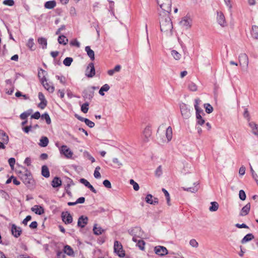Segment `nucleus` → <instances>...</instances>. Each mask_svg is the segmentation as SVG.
<instances>
[{"mask_svg":"<svg viewBox=\"0 0 258 258\" xmlns=\"http://www.w3.org/2000/svg\"><path fill=\"white\" fill-rule=\"evenodd\" d=\"M160 30L166 36L172 35L173 25L170 18V14H160Z\"/></svg>","mask_w":258,"mask_h":258,"instance_id":"1","label":"nucleus"},{"mask_svg":"<svg viewBox=\"0 0 258 258\" xmlns=\"http://www.w3.org/2000/svg\"><path fill=\"white\" fill-rule=\"evenodd\" d=\"M19 177L27 187L29 188L34 187V180L31 173L27 169H26L25 172H20Z\"/></svg>","mask_w":258,"mask_h":258,"instance_id":"2","label":"nucleus"},{"mask_svg":"<svg viewBox=\"0 0 258 258\" xmlns=\"http://www.w3.org/2000/svg\"><path fill=\"white\" fill-rule=\"evenodd\" d=\"M158 5L163 10L161 14H170L171 11V0H157Z\"/></svg>","mask_w":258,"mask_h":258,"instance_id":"3","label":"nucleus"},{"mask_svg":"<svg viewBox=\"0 0 258 258\" xmlns=\"http://www.w3.org/2000/svg\"><path fill=\"white\" fill-rule=\"evenodd\" d=\"M97 88H96L94 86H92L90 88H88L87 89H85L82 92V96L84 99L85 100L87 99L91 101L94 96V90Z\"/></svg>","mask_w":258,"mask_h":258,"instance_id":"4","label":"nucleus"},{"mask_svg":"<svg viewBox=\"0 0 258 258\" xmlns=\"http://www.w3.org/2000/svg\"><path fill=\"white\" fill-rule=\"evenodd\" d=\"M114 251L120 257L125 256L124 251L123 250L121 244L118 241H115L114 243Z\"/></svg>","mask_w":258,"mask_h":258,"instance_id":"5","label":"nucleus"},{"mask_svg":"<svg viewBox=\"0 0 258 258\" xmlns=\"http://www.w3.org/2000/svg\"><path fill=\"white\" fill-rule=\"evenodd\" d=\"M95 75V69L94 63L90 62L85 71V75L88 78H92Z\"/></svg>","mask_w":258,"mask_h":258,"instance_id":"6","label":"nucleus"},{"mask_svg":"<svg viewBox=\"0 0 258 258\" xmlns=\"http://www.w3.org/2000/svg\"><path fill=\"white\" fill-rule=\"evenodd\" d=\"M60 154H63L67 158H72L73 153L66 145H62L59 149Z\"/></svg>","mask_w":258,"mask_h":258,"instance_id":"7","label":"nucleus"},{"mask_svg":"<svg viewBox=\"0 0 258 258\" xmlns=\"http://www.w3.org/2000/svg\"><path fill=\"white\" fill-rule=\"evenodd\" d=\"M217 21L218 23L222 27H225L227 26L225 16L221 12H217Z\"/></svg>","mask_w":258,"mask_h":258,"instance_id":"8","label":"nucleus"},{"mask_svg":"<svg viewBox=\"0 0 258 258\" xmlns=\"http://www.w3.org/2000/svg\"><path fill=\"white\" fill-rule=\"evenodd\" d=\"M180 108L182 117L185 119L188 118L190 116V113L186 105L182 103L180 105Z\"/></svg>","mask_w":258,"mask_h":258,"instance_id":"9","label":"nucleus"},{"mask_svg":"<svg viewBox=\"0 0 258 258\" xmlns=\"http://www.w3.org/2000/svg\"><path fill=\"white\" fill-rule=\"evenodd\" d=\"M61 218L62 221L66 224H71L73 222V217L68 212H62L61 213Z\"/></svg>","mask_w":258,"mask_h":258,"instance_id":"10","label":"nucleus"},{"mask_svg":"<svg viewBox=\"0 0 258 258\" xmlns=\"http://www.w3.org/2000/svg\"><path fill=\"white\" fill-rule=\"evenodd\" d=\"M154 251L156 254L160 256H164L168 253V250L163 246H157L154 247Z\"/></svg>","mask_w":258,"mask_h":258,"instance_id":"11","label":"nucleus"},{"mask_svg":"<svg viewBox=\"0 0 258 258\" xmlns=\"http://www.w3.org/2000/svg\"><path fill=\"white\" fill-rule=\"evenodd\" d=\"M191 24V20L189 17H184L180 22V24L182 27H184L186 29L190 27Z\"/></svg>","mask_w":258,"mask_h":258,"instance_id":"12","label":"nucleus"},{"mask_svg":"<svg viewBox=\"0 0 258 258\" xmlns=\"http://www.w3.org/2000/svg\"><path fill=\"white\" fill-rule=\"evenodd\" d=\"M11 231L13 235L16 238L20 236L22 233L21 228L15 224L12 225Z\"/></svg>","mask_w":258,"mask_h":258,"instance_id":"13","label":"nucleus"},{"mask_svg":"<svg viewBox=\"0 0 258 258\" xmlns=\"http://www.w3.org/2000/svg\"><path fill=\"white\" fill-rule=\"evenodd\" d=\"M88 218L86 216H81L78 220V227L84 228L88 223Z\"/></svg>","mask_w":258,"mask_h":258,"instance_id":"14","label":"nucleus"},{"mask_svg":"<svg viewBox=\"0 0 258 258\" xmlns=\"http://www.w3.org/2000/svg\"><path fill=\"white\" fill-rule=\"evenodd\" d=\"M239 60L240 65H245L247 67L248 64V58L245 53H242L239 56Z\"/></svg>","mask_w":258,"mask_h":258,"instance_id":"15","label":"nucleus"},{"mask_svg":"<svg viewBox=\"0 0 258 258\" xmlns=\"http://www.w3.org/2000/svg\"><path fill=\"white\" fill-rule=\"evenodd\" d=\"M248 125L250 127L252 134L258 136V125L254 121H250L248 122Z\"/></svg>","mask_w":258,"mask_h":258,"instance_id":"16","label":"nucleus"},{"mask_svg":"<svg viewBox=\"0 0 258 258\" xmlns=\"http://www.w3.org/2000/svg\"><path fill=\"white\" fill-rule=\"evenodd\" d=\"M152 134V132L149 126L146 127L144 132L143 135L144 137V141L145 142H148L149 138L151 137Z\"/></svg>","mask_w":258,"mask_h":258,"instance_id":"17","label":"nucleus"},{"mask_svg":"<svg viewBox=\"0 0 258 258\" xmlns=\"http://www.w3.org/2000/svg\"><path fill=\"white\" fill-rule=\"evenodd\" d=\"M138 231H141V228L140 227H138L134 228L133 229H131L130 231V233L132 235H133V237L132 239L133 241H134V242H137V243L138 242V241L139 240L137 238V235L136 233Z\"/></svg>","mask_w":258,"mask_h":258,"instance_id":"18","label":"nucleus"},{"mask_svg":"<svg viewBox=\"0 0 258 258\" xmlns=\"http://www.w3.org/2000/svg\"><path fill=\"white\" fill-rule=\"evenodd\" d=\"M250 209V204L249 203L247 204L245 206H244L242 208V209L240 212V214H239L240 216H244L247 215L249 213Z\"/></svg>","mask_w":258,"mask_h":258,"instance_id":"19","label":"nucleus"},{"mask_svg":"<svg viewBox=\"0 0 258 258\" xmlns=\"http://www.w3.org/2000/svg\"><path fill=\"white\" fill-rule=\"evenodd\" d=\"M61 180L59 177H55L51 181V185L53 187L56 188L61 185Z\"/></svg>","mask_w":258,"mask_h":258,"instance_id":"20","label":"nucleus"},{"mask_svg":"<svg viewBox=\"0 0 258 258\" xmlns=\"http://www.w3.org/2000/svg\"><path fill=\"white\" fill-rule=\"evenodd\" d=\"M31 211L35 212V214L38 215H42L44 213V209L43 208L38 205H35L33 207L31 208Z\"/></svg>","mask_w":258,"mask_h":258,"instance_id":"21","label":"nucleus"},{"mask_svg":"<svg viewBox=\"0 0 258 258\" xmlns=\"http://www.w3.org/2000/svg\"><path fill=\"white\" fill-rule=\"evenodd\" d=\"M41 83L45 89H46L48 92L52 93L54 91V87L52 85L49 84V83H47L46 80L45 81H41Z\"/></svg>","mask_w":258,"mask_h":258,"instance_id":"22","label":"nucleus"},{"mask_svg":"<svg viewBox=\"0 0 258 258\" xmlns=\"http://www.w3.org/2000/svg\"><path fill=\"white\" fill-rule=\"evenodd\" d=\"M37 42L42 49H45L47 48V42L46 38L44 37L38 38Z\"/></svg>","mask_w":258,"mask_h":258,"instance_id":"23","label":"nucleus"},{"mask_svg":"<svg viewBox=\"0 0 258 258\" xmlns=\"http://www.w3.org/2000/svg\"><path fill=\"white\" fill-rule=\"evenodd\" d=\"M0 139L5 144L9 142V137L6 133L3 130H0Z\"/></svg>","mask_w":258,"mask_h":258,"instance_id":"24","label":"nucleus"},{"mask_svg":"<svg viewBox=\"0 0 258 258\" xmlns=\"http://www.w3.org/2000/svg\"><path fill=\"white\" fill-rule=\"evenodd\" d=\"M41 174L46 178L50 176V172L48 167L46 165H43L41 169Z\"/></svg>","mask_w":258,"mask_h":258,"instance_id":"25","label":"nucleus"},{"mask_svg":"<svg viewBox=\"0 0 258 258\" xmlns=\"http://www.w3.org/2000/svg\"><path fill=\"white\" fill-rule=\"evenodd\" d=\"M85 51L87 52V55L90 58L91 60H94L95 59L94 56V52L93 50H92L90 46H86Z\"/></svg>","mask_w":258,"mask_h":258,"instance_id":"26","label":"nucleus"},{"mask_svg":"<svg viewBox=\"0 0 258 258\" xmlns=\"http://www.w3.org/2000/svg\"><path fill=\"white\" fill-rule=\"evenodd\" d=\"M63 252L69 256H73L74 254L73 248L68 245H66L64 246Z\"/></svg>","mask_w":258,"mask_h":258,"instance_id":"27","label":"nucleus"},{"mask_svg":"<svg viewBox=\"0 0 258 258\" xmlns=\"http://www.w3.org/2000/svg\"><path fill=\"white\" fill-rule=\"evenodd\" d=\"M46 74H47V73L45 71H44V70H43L41 68H40L39 69L38 76V77L39 78V79H40L41 82L42 81H46V79L45 76Z\"/></svg>","mask_w":258,"mask_h":258,"instance_id":"28","label":"nucleus"},{"mask_svg":"<svg viewBox=\"0 0 258 258\" xmlns=\"http://www.w3.org/2000/svg\"><path fill=\"white\" fill-rule=\"evenodd\" d=\"M56 3L55 1L46 2L44 4V7L47 9H52L56 6Z\"/></svg>","mask_w":258,"mask_h":258,"instance_id":"29","label":"nucleus"},{"mask_svg":"<svg viewBox=\"0 0 258 258\" xmlns=\"http://www.w3.org/2000/svg\"><path fill=\"white\" fill-rule=\"evenodd\" d=\"M254 238V236L251 233H248L246 234L241 240V242L242 244H244L246 242H247Z\"/></svg>","mask_w":258,"mask_h":258,"instance_id":"30","label":"nucleus"},{"mask_svg":"<svg viewBox=\"0 0 258 258\" xmlns=\"http://www.w3.org/2000/svg\"><path fill=\"white\" fill-rule=\"evenodd\" d=\"M26 45L29 48V49L31 51H34L36 49L35 43L34 42V40L33 38L29 39Z\"/></svg>","mask_w":258,"mask_h":258,"instance_id":"31","label":"nucleus"},{"mask_svg":"<svg viewBox=\"0 0 258 258\" xmlns=\"http://www.w3.org/2000/svg\"><path fill=\"white\" fill-rule=\"evenodd\" d=\"M251 34L253 38L258 39V26L256 25L252 26Z\"/></svg>","mask_w":258,"mask_h":258,"instance_id":"32","label":"nucleus"},{"mask_svg":"<svg viewBox=\"0 0 258 258\" xmlns=\"http://www.w3.org/2000/svg\"><path fill=\"white\" fill-rule=\"evenodd\" d=\"M48 139L46 137H42L40 140L39 145L42 147H45L48 145Z\"/></svg>","mask_w":258,"mask_h":258,"instance_id":"33","label":"nucleus"},{"mask_svg":"<svg viewBox=\"0 0 258 258\" xmlns=\"http://www.w3.org/2000/svg\"><path fill=\"white\" fill-rule=\"evenodd\" d=\"M97 224H95L93 226V232L95 235H99L101 234L104 230L101 227H97Z\"/></svg>","mask_w":258,"mask_h":258,"instance_id":"34","label":"nucleus"},{"mask_svg":"<svg viewBox=\"0 0 258 258\" xmlns=\"http://www.w3.org/2000/svg\"><path fill=\"white\" fill-rule=\"evenodd\" d=\"M32 112V109H30L26 111H25L21 113L20 115V117L21 119H26L31 114Z\"/></svg>","mask_w":258,"mask_h":258,"instance_id":"35","label":"nucleus"},{"mask_svg":"<svg viewBox=\"0 0 258 258\" xmlns=\"http://www.w3.org/2000/svg\"><path fill=\"white\" fill-rule=\"evenodd\" d=\"M166 136L168 142L171 141L172 137V131L171 126H168L166 129Z\"/></svg>","mask_w":258,"mask_h":258,"instance_id":"36","label":"nucleus"},{"mask_svg":"<svg viewBox=\"0 0 258 258\" xmlns=\"http://www.w3.org/2000/svg\"><path fill=\"white\" fill-rule=\"evenodd\" d=\"M58 42L60 44L66 45L68 42V39L63 35H60L58 38Z\"/></svg>","mask_w":258,"mask_h":258,"instance_id":"37","label":"nucleus"},{"mask_svg":"<svg viewBox=\"0 0 258 258\" xmlns=\"http://www.w3.org/2000/svg\"><path fill=\"white\" fill-rule=\"evenodd\" d=\"M211 206L209 207V210L211 212H215L218 210L219 205L216 202H212L211 203Z\"/></svg>","mask_w":258,"mask_h":258,"instance_id":"38","label":"nucleus"},{"mask_svg":"<svg viewBox=\"0 0 258 258\" xmlns=\"http://www.w3.org/2000/svg\"><path fill=\"white\" fill-rule=\"evenodd\" d=\"M64 181L66 183V185L65 186L66 189H68L70 187L71 185L74 184L73 180L69 177H65Z\"/></svg>","mask_w":258,"mask_h":258,"instance_id":"39","label":"nucleus"},{"mask_svg":"<svg viewBox=\"0 0 258 258\" xmlns=\"http://www.w3.org/2000/svg\"><path fill=\"white\" fill-rule=\"evenodd\" d=\"M199 99L195 100V108L196 111V114H201V113L203 112V110L199 106Z\"/></svg>","mask_w":258,"mask_h":258,"instance_id":"40","label":"nucleus"},{"mask_svg":"<svg viewBox=\"0 0 258 258\" xmlns=\"http://www.w3.org/2000/svg\"><path fill=\"white\" fill-rule=\"evenodd\" d=\"M41 118L43 119H45L46 122L47 124H50L51 123V119L49 114L45 112L41 115Z\"/></svg>","mask_w":258,"mask_h":258,"instance_id":"41","label":"nucleus"},{"mask_svg":"<svg viewBox=\"0 0 258 258\" xmlns=\"http://www.w3.org/2000/svg\"><path fill=\"white\" fill-rule=\"evenodd\" d=\"M73 61L72 57H67L63 61V64L66 67H69L71 66L72 62Z\"/></svg>","mask_w":258,"mask_h":258,"instance_id":"42","label":"nucleus"},{"mask_svg":"<svg viewBox=\"0 0 258 258\" xmlns=\"http://www.w3.org/2000/svg\"><path fill=\"white\" fill-rule=\"evenodd\" d=\"M89 102H86L85 103H84L81 106V111L83 112L86 113L89 110Z\"/></svg>","mask_w":258,"mask_h":258,"instance_id":"43","label":"nucleus"},{"mask_svg":"<svg viewBox=\"0 0 258 258\" xmlns=\"http://www.w3.org/2000/svg\"><path fill=\"white\" fill-rule=\"evenodd\" d=\"M206 112L209 114L213 112V108L209 103H205L204 104Z\"/></svg>","mask_w":258,"mask_h":258,"instance_id":"44","label":"nucleus"},{"mask_svg":"<svg viewBox=\"0 0 258 258\" xmlns=\"http://www.w3.org/2000/svg\"><path fill=\"white\" fill-rule=\"evenodd\" d=\"M171 53L172 56L174 57L176 60H179L180 58L181 54L178 53L176 50H173L171 51Z\"/></svg>","mask_w":258,"mask_h":258,"instance_id":"45","label":"nucleus"},{"mask_svg":"<svg viewBox=\"0 0 258 258\" xmlns=\"http://www.w3.org/2000/svg\"><path fill=\"white\" fill-rule=\"evenodd\" d=\"M196 118L198 124L202 125L205 123V120L202 118L201 114L197 113Z\"/></svg>","mask_w":258,"mask_h":258,"instance_id":"46","label":"nucleus"},{"mask_svg":"<svg viewBox=\"0 0 258 258\" xmlns=\"http://www.w3.org/2000/svg\"><path fill=\"white\" fill-rule=\"evenodd\" d=\"M145 242L144 240L139 239L137 243V246H138L140 249L143 250H144V245Z\"/></svg>","mask_w":258,"mask_h":258,"instance_id":"47","label":"nucleus"},{"mask_svg":"<svg viewBox=\"0 0 258 258\" xmlns=\"http://www.w3.org/2000/svg\"><path fill=\"white\" fill-rule=\"evenodd\" d=\"M188 88L191 91H196L197 90V86L193 82H190L188 84Z\"/></svg>","mask_w":258,"mask_h":258,"instance_id":"48","label":"nucleus"},{"mask_svg":"<svg viewBox=\"0 0 258 258\" xmlns=\"http://www.w3.org/2000/svg\"><path fill=\"white\" fill-rule=\"evenodd\" d=\"M162 191L164 192V194L165 195V196L166 200H167V204L169 206H170V196H169V194L168 193V192L165 188H162Z\"/></svg>","mask_w":258,"mask_h":258,"instance_id":"49","label":"nucleus"},{"mask_svg":"<svg viewBox=\"0 0 258 258\" xmlns=\"http://www.w3.org/2000/svg\"><path fill=\"white\" fill-rule=\"evenodd\" d=\"M153 196L151 194H148L145 198V201L148 204H152L153 203Z\"/></svg>","mask_w":258,"mask_h":258,"instance_id":"50","label":"nucleus"},{"mask_svg":"<svg viewBox=\"0 0 258 258\" xmlns=\"http://www.w3.org/2000/svg\"><path fill=\"white\" fill-rule=\"evenodd\" d=\"M183 189L184 190L187 191H190L191 192H194V193L196 192L198 190V188L197 187V186H195L194 187H188V188H187L183 187Z\"/></svg>","mask_w":258,"mask_h":258,"instance_id":"51","label":"nucleus"},{"mask_svg":"<svg viewBox=\"0 0 258 258\" xmlns=\"http://www.w3.org/2000/svg\"><path fill=\"white\" fill-rule=\"evenodd\" d=\"M130 183L133 185V188L135 190L137 191L139 189V184L135 182L133 179L130 180Z\"/></svg>","mask_w":258,"mask_h":258,"instance_id":"52","label":"nucleus"},{"mask_svg":"<svg viewBox=\"0 0 258 258\" xmlns=\"http://www.w3.org/2000/svg\"><path fill=\"white\" fill-rule=\"evenodd\" d=\"M239 197L242 201H244L246 199V194L243 190H240L239 192Z\"/></svg>","mask_w":258,"mask_h":258,"instance_id":"53","label":"nucleus"},{"mask_svg":"<svg viewBox=\"0 0 258 258\" xmlns=\"http://www.w3.org/2000/svg\"><path fill=\"white\" fill-rule=\"evenodd\" d=\"M9 164L12 169H13L14 168V165L16 162V160L14 158H10L8 160Z\"/></svg>","mask_w":258,"mask_h":258,"instance_id":"54","label":"nucleus"},{"mask_svg":"<svg viewBox=\"0 0 258 258\" xmlns=\"http://www.w3.org/2000/svg\"><path fill=\"white\" fill-rule=\"evenodd\" d=\"M243 116L244 118H246L248 122H250V115L248 112L247 108L244 109V111L243 113Z\"/></svg>","mask_w":258,"mask_h":258,"instance_id":"55","label":"nucleus"},{"mask_svg":"<svg viewBox=\"0 0 258 258\" xmlns=\"http://www.w3.org/2000/svg\"><path fill=\"white\" fill-rule=\"evenodd\" d=\"M84 122L87 125H88L90 128L93 127L95 125V123L88 118H86Z\"/></svg>","mask_w":258,"mask_h":258,"instance_id":"56","label":"nucleus"},{"mask_svg":"<svg viewBox=\"0 0 258 258\" xmlns=\"http://www.w3.org/2000/svg\"><path fill=\"white\" fill-rule=\"evenodd\" d=\"M62 84L64 85L66 84V78L63 76H56L55 77Z\"/></svg>","mask_w":258,"mask_h":258,"instance_id":"57","label":"nucleus"},{"mask_svg":"<svg viewBox=\"0 0 258 258\" xmlns=\"http://www.w3.org/2000/svg\"><path fill=\"white\" fill-rule=\"evenodd\" d=\"M189 244L193 247L197 248L199 246L198 242L195 239H192L189 241Z\"/></svg>","mask_w":258,"mask_h":258,"instance_id":"58","label":"nucleus"},{"mask_svg":"<svg viewBox=\"0 0 258 258\" xmlns=\"http://www.w3.org/2000/svg\"><path fill=\"white\" fill-rule=\"evenodd\" d=\"M162 174L161 166H159L155 171V175L157 177H160Z\"/></svg>","mask_w":258,"mask_h":258,"instance_id":"59","label":"nucleus"},{"mask_svg":"<svg viewBox=\"0 0 258 258\" xmlns=\"http://www.w3.org/2000/svg\"><path fill=\"white\" fill-rule=\"evenodd\" d=\"M3 4L9 6H12L14 5V1L13 0H5L3 1Z\"/></svg>","mask_w":258,"mask_h":258,"instance_id":"60","label":"nucleus"},{"mask_svg":"<svg viewBox=\"0 0 258 258\" xmlns=\"http://www.w3.org/2000/svg\"><path fill=\"white\" fill-rule=\"evenodd\" d=\"M103 184L104 186L108 188H110L111 187V184L110 182L107 180L105 179L103 181Z\"/></svg>","mask_w":258,"mask_h":258,"instance_id":"61","label":"nucleus"},{"mask_svg":"<svg viewBox=\"0 0 258 258\" xmlns=\"http://www.w3.org/2000/svg\"><path fill=\"white\" fill-rule=\"evenodd\" d=\"M41 116L40 115V113L39 111L35 112L33 114L31 115V118H34L36 119H38Z\"/></svg>","mask_w":258,"mask_h":258,"instance_id":"62","label":"nucleus"},{"mask_svg":"<svg viewBox=\"0 0 258 258\" xmlns=\"http://www.w3.org/2000/svg\"><path fill=\"white\" fill-rule=\"evenodd\" d=\"M80 182L84 184V185L85 186H86L87 187H88L89 186V185L90 184V183H89V181H88L85 178H81L80 179Z\"/></svg>","mask_w":258,"mask_h":258,"instance_id":"63","label":"nucleus"},{"mask_svg":"<svg viewBox=\"0 0 258 258\" xmlns=\"http://www.w3.org/2000/svg\"><path fill=\"white\" fill-rule=\"evenodd\" d=\"M47 101H41L38 104V107L41 109H44L47 105Z\"/></svg>","mask_w":258,"mask_h":258,"instance_id":"64","label":"nucleus"}]
</instances>
